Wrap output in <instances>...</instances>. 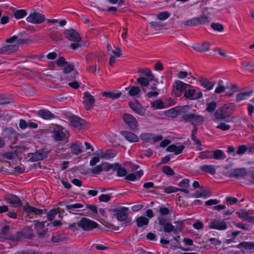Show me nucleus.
<instances>
[{"label":"nucleus","instance_id":"nucleus-57","mask_svg":"<svg viewBox=\"0 0 254 254\" xmlns=\"http://www.w3.org/2000/svg\"><path fill=\"white\" fill-rule=\"evenodd\" d=\"M2 157L7 160H12L14 158V154L13 152H6L1 154Z\"/></svg>","mask_w":254,"mask_h":254},{"label":"nucleus","instance_id":"nucleus-41","mask_svg":"<svg viewBox=\"0 0 254 254\" xmlns=\"http://www.w3.org/2000/svg\"><path fill=\"white\" fill-rule=\"evenodd\" d=\"M27 13L25 9H19L17 10L14 13V16L16 19H21L26 16Z\"/></svg>","mask_w":254,"mask_h":254},{"label":"nucleus","instance_id":"nucleus-27","mask_svg":"<svg viewBox=\"0 0 254 254\" xmlns=\"http://www.w3.org/2000/svg\"><path fill=\"white\" fill-rule=\"evenodd\" d=\"M143 175V170H140L135 173H131L127 175L125 177V179L128 181H134L136 179H139Z\"/></svg>","mask_w":254,"mask_h":254},{"label":"nucleus","instance_id":"nucleus-9","mask_svg":"<svg viewBox=\"0 0 254 254\" xmlns=\"http://www.w3.org/2000/svg\"><path fill=\"white\" fill-rule=\"evenodd\" d=\"M19 49V43L4 45L0 48V54L8 55L17 51Z\"/></svg>","mask_w":254,"mask_h":254},{"label":"nucleus","instance_id":"nucleus-54","mask_svg":"<svg viewBox=\"0 0 254 254\" xmlns=\"http://www.w3.org/2000/svg\"><path fill=\"white\" fill-rule=\"evenodd\" d=\"M191 138L194 142L196 145L197 146V150L199 151L202 150V144L200 140L197 138L196 136L193 135L192 136H191Z\"/></svg>","mask_w":254,"mask_h":254},{"label":"nucleus","instance_id":"nucleus-28","mask_svg":"<svg viewBox=\"0 0 254 254\" xmlns=\"http://www.w3.org/2000/svg\"><path fill=\"white\" fill-rule=\"evenodd\" d=\"M23 209L26 213H33L36 215H40L44 212L43 209L37 208L28 205L24 206Z\"/></svg>","mask_w":254,"mask_h":254},{"label":"nucleus","instance_id":"nucleus-64","mask_svg":"<svg viewBox=\"0 0 254 254\" xmlns=\"http://www.w3.org/2000/svg\"><path fill=\"white\" fill-rule=\"evenodd\" d=\"M127 174V171L124 168H120L118 169L117 175L119 177L126 176Z\"/></svg>","mask_w":254,"mask_h":254},{"label":"nucleus","instance_id":"nucleus-34","mask_svg":"<svg viewBox=\"0 0 254 254\" xmlns=\"http://www.w3.org/2000/svg\"><path fill=\"white\" fill-rule=\"evenodd\" d=\"M135 221L138 227H141L144 225H147L149 223L148 219L144 216L137 217Z\"/></svg>","mask_w":254,"mask_h":254},{"label":"nucleus","instance_id":"nucleus-14","mask_svg":"<svg viewBox=\"0 0 254 254\" xmlns=\"http://www.w3.org/2000/svg\"><path fill=\"white\" fill-rule=\"evenodd\" d=\"M37 116L45 120H51L57 117L54 114L47 109H40L37 113Z\"/></svg>","mask_w":254,"mask_h":254},{"label":"nucleus","instance_id":"nucleus-32","mask_svg":"<svg viewBox=\"0 0 254 254\" xmlns=\"http://www.w3.org/2000/svg\"><path fill=\"white\" fill-rule=\"evenodd\" d=\"M200 169L204 172L214 174L216 173V169L212 165H203L200 166Z\"/></svg>","mask_w":254,"mask_h":254},{"label":"nucleus","instance_id":"nucleus-4","mask_svg":"<svg viewBox=\"0 0 254 254\" xmlns=\"http://www.w3.org/2000/svg\"><path fill=\"white\" fill-rule=\"evenodd\" d=\"M46 20L45 16L35 11L30 13L26 18V20L33 24H39L43 23Z\"/></svg>","mask_w":254,"mask_h":254},{"label":"nucleus","instance_id":"nucleus-52","mask_svg":"<svg viewBox=\"0 0 254 254\" xmlns=\"http://www.w3.org/2000/svg\"><path fill=\"white\" fill-rule=\"evenodd\" d=\"M207 106L206 108V110L210 113L213 112L217 107V103L214 102H211L207 104Z\"/></svg>","mask_w":254,"mask_h":254},{"label":"nucleus","instance_id":"nucleus-63","mask_svg":"<svg viewBox=\"0 0 254 254\" xmlns=\"http://www.w3.org/2000/svg\"><path fill=\"white\" fill-rule=\"evenodd\" d=\"M100 155H97V156L93 157L90 161V165L91 166H93L95 165L97 163L100 161Z\"/></svg>","mask_w":254,"mask_h":254},{"label":"nucleus","instance_id":"nucleus-2","mask_svg":"<svg viewBox=\"0 0 254 254\" xmlns=\"http://www.w3.org/2000/svg\"><path fill=\"white\" fill-rule=\"evenodd\" d=\"M235 109V105L234 103L224 105L215 112V118L217 120H224L232 115Z\"/></svg>","mask_w":254,"mask_h":254},{"label":"nucleus","instance_id":"nucleus-33","mask_svg":"<svg viewBox=\"0 0 254 254\" xmlns=\"http://www.w3.org/2000/svg\"><path fill=\"white\" fill-rule=\"evenodd\" d=\"M46 157H47L46 153L44 152L43 151L36 152L33 154L31 159L33 161H38L39 160H43Z\"/></svg>","mask_w":254,"mask_h":254},{"label":"nucleus","instance_id":"nucleus-13","mask_svg":"<svg viewBox=\"0 0 254 254\" xmlns=\"http://www.w3.org/2000/svg\"><path fill=\"white\" fill-rule=\"evenodd\" d=\"M112 168V166L111 164L104 163L92 168L90 170V172L93 174L97 175L99 174L103 171H109Z\"/></svg>","mask_w":254,"mask_h":254},{"label":"nucleus","instance_id":"nucleus-55","mask_svg":"<svg viewBox=\"0 0 254 254\" xmlns=\"http://www.w3.org/2000/svg\"><path fill=\"white\" fill-rule=\"evenodd\" d=\"M183 24L186 26H196L197 25L195 17L190 19L183 22Z\"/></svg>","mask_w":254,"mask_h":254},{"label":"nucleus","instance_id":"nucleus-7","mask_svg":"<svg viewBox=\"0 0 254 254\" xmlns=\"http://www.w3.org/2000/svg\"><path fill=\"white\" fill-rule=\"evenodd\" d=\"M184 97L190 100H195L201 98L202 93L201 91L196 92L194 89L188 87L185 92Z\"/></svg>","mask_w":254,"mask_h":254},{"label":"nucleus","instance_id":"nucleus-47","mask_svg":"<svg viewBox=\"0 0 254 254\" xmlns=\"http://www.w3.org/2000/svg\"><path fill=\"white\" fill-rule=\"evenodd\" d=\"M121 95V93H114L113 92H104L103 96L110 98L112 99H116L119 98Z\"/></svg>","mask_w":254,"mask_h":254},{"label":"nucleus","instance_id":"nucleus-48","mask_svg":"<svg viewBox=\"0 0 254 254\" xmlns=\"http://www.w3.org/2000/svg\"><path fill=\"white\" fill-rule=\"evenodd\" d=\"M139 73L146 76V78H149L150 80H154V75L151 71L149 69H146L144 71H140Z\"/></svg>","mask_w":254,"mask_h":254},{"label":"nucleus","instance_id":"nucleus-20","mask_svg":"<svg viewBox=\"0 0 254 254\" xmlns=\"http://www.w3.org/2000/svg\"><path fill=\"white\" fill-rule=\"evenodd\" d=\"M191 47L194 50L197 52H205L209 50L210 44L208 42H204L200 44L193 45Z\"/></svg>","mask_w":254,"mask_h":254},{"label":"nucleus","instance_id":"nucleus-19","mask_svg":"<svg viewBox=\"0 0 254 254\" xmlns=\"http://www.w3.org/2000/svg\"><path fill=\"white\" fill-rule=\"evenodd\" d=\"M70 124L74 127L81 128L83 126L84 121L77 116H72L69 118Z\"/></svg>","mask_w":254,"mask_h":254},{"label":"nucleus","instance_id":"nucleus-50","mask_svg":"<svg viewBox=\"0 0 254 254\" xmlns=\"http://www.w3.org/2000/svg\"><path fill=\"white\" fill-rule=\"evenodd\" d=\"M162 172L168 176H171L175 174L173 170L169 166H164L162 169Z\"/></svg>","mask_w":254,"mask_h":254},{"label":"nucleus","instance_id":"nucleus-62","mask_svg":"<svg viewBox=\"0 0 254 254\" xmlns=\"http://www.w3.org/2000/svg\"><path fill=\"white\" fill-rule=\"evenodd\" d=\"M111 199L110 194H102L99 197V200L100 202H108Z\"/></svg>","mask_w":254,"mask_h":254},{"label":"nucleus","instance_id":"nucleus-11","mask_svg":"<svg viewBox=\"0 0 254 254\" xmlns=\"http://www.w3.org/2000/svg\"><path fill=\"white\" fill-rule=\"evenodd\" d=\"M83 100V104L87 110L91 109L95 103L94 97L88 92L84 93Z\"/></svg>","mask_w":254,"mask_h":254},{"label":"nucleus","instance_id":"nucleus-56","mask_svg":"<svg viewBox=\"0 0 254 254\" xmlns=\"http://www.w3.org/2000/svg\"><path fill=\"white\" fill-rule=\"evenodd\" d=\"M211 26L215 31L221 32L224 29L223 26L222 24L217 23H212Z\"/></svg>","mask_w":254,"mask_h":254},{"label":"nucleus","instance_id":"nucleus-59","mask_svg":"<svg viewBox=\"0 0 254 254\" xmlns=\"http://www.w3.org/2000/svg\"><path fill=\"white\" fill-rule=\"evenodd\" d=\"M248 150V147L246 145H241L238 147L237 151V154L238 155H242L245 153Z\"/></svg>","mask_w":254,"mask_h":254},{"label":"nucleus","instance_id":"nucleus-58","mask_svg":"<svg viewBox=\"0 0 254 254\" xmlns=\"http://www.w3.org/2000/svg\"><path fill=\"white\" fill-rule=\"evenodd\" d=\"M230 127L231 126L229 125L226 124L225 123H221L216 127L217 128L221 129L222 130H228L230 128Z\"/></svg>","mask_w":254,"mask_h":254},{"label":"nucleus","instance_id":"nucleus-5","mask_svg":"<svg viewBox=\"0 0 254 254\" xmlns=\"http://www.w3.org/2000/svg\"><path fill=\"white\" fill-rule=\"evenodd\" d=\"M173 86V92L177 97H180L183 93H185L187 88L191 87L190 84L185 83L180 80L176 81Z\"/></svg>","mask_w":254,"mask_h":254},{"label":"nucleus","instance_id":"nucleus-16","mask_svg":"<svg viewBox=\"0 0 254 254\" xmlns=\"http://www.w3.org/2000/svg\"><path fill=\"white\" fill-rule=\"evenodd\" d=\"M5 200L8 204H10L14 207H18L22 205L20 199L15 195H9L7 196Z\"/></svg>","mask_w":254,"mask_h":254},{"label":"nucleus","instance_id":"nucleus-6","mask_svg":"<svg viewBox=\"0 0 254 254\" xmlns=\"http://www.w3.org/2000/svg\"><path fill=\"white\" fill-rule=\"evenodd\" d=\"M79 227L82 228L84 230L90 231L98 226V224L88 218H83L79 222Z\"/></svg>","mask_w":254,"mask_h":254},{"label":"nucleus","instance_id":"nucleus-35","mask_svg":"<svg viewBox=\"0 0 254 254\" xmlns=\"http://www.w3.org/2000/svg\"><path fill=\"white\" fill-rule=\"evenodd\" d=\"M197 25L204 24L210 22V19L208 15H202L200 17H195Z\"/></svg>","mask_w":254,"mask_h":254},{"label":"nucleus","instance_id":"nucleus-44","mask_svg":"<svg viewBox=\"0 0 254 254\" xmlns=\"http://www.w3.org/2000/svg\"><path fill=\"white\" fill-rule=\"evenodd\" d=\"M9 227L8 226H4L1 228L0 230V234L3 237L8 239V237L11 235V234H9Z\"/></svg>","mask_w":254,"mask_h":254},{"label":"nucleus","instance_id":"nucleus-25","mask_svg":"<svg viewBox=\"0 0 254 254\" xmlns=\"http://www.w3.org/2000/svg\"><path fill=\"white\" fill-rule=\"evenodd\" d=\"M200 84L206 90H210L213 89L215 83L209 81L207 78H201L198 80Z\"/></svg>","mask_w":254,"mask_h":254},{"label":"nucleus","instance_id":"nucleus-26","mask_svg":"<svg viewBox=\"0 0 254 254\" xmlns=\"http://www.w3.org/2000/svg\"><path fill=\"white\" fill-rule=\"evenodd\" d=\"M238 216L240 219L249 222L254 221V216H250L249 212L245 209L240 210L238 212Z\"/></svg>","mask_w":254,"mask_h":254},{"label":"nucleus","instance_id":"nucleus-42","mask_svg":"<svg viewBox=\"0 0 254 254\" xmlns=\"http://www.w3.org/2000/svg\"><path fill=\"white\" fill-rule=\"evenodd\" d=\"M151 107L161 109L164 107V104L161 100H156L151 103Z\"/></svg>","mask_w":254,"mask_h":254},{"label":"nucleus","instance_id":"nucleus-37","mask_svg":"<svg viewBox=\"0 0 254 254\" xmlns=\"http://www.w3.org/2000/svg\"><path fill=\"white\" fill-rule=\"evenodd\" d=\"M83 207V205L79 203L66 205L65 206V209L69 212L75 211L77 209L81 208Z\"/></svg>","mask_w":254,"mask_h":254},{"label":"nucleus","instance_id":"nucleus-51","mask_svg":"<svg viewBox=\"0 0 254 254\" xmlns=\"http://www.w3.org/2000/svg\"><path fill=\"white\" fill-rule=\"evenodd\" d=\"M242 67L245 69L252 70L254 69V64L243 62L241 64Z\"/></svg>","mask_w":254,"mask_h":254},{"label":"nucleus","instance_id":"nucleus-8","mask_svg":"<svg viewBox=\"0 0 254 254\" xmlns=\"http://www.w3.org/2000/svg\"><path fill=\"white\" fill-rule=\"evenodd\" d=\"M65 37L70 41L79 43L81 41L79 34L73 29H68L64 32Z\"/></svg>","mask_w":254,"mask_h":254},{"label":"nucleus","instance_id":"nucleus-40","mask_svg":"<svg viewBox=\"0 0 254 254\" xmlns=\"http://www.w3.org/2000/svg\"><path fill=\"white\" fill-rule=\"evenodd\" d=\"M199 157L201 159H211L213 158V152L211 151H204L199 153Z\"/></svg>","mask_w":254,"mask_h":254},{"label":"nucleus","instance_id":"nucleus-17","mask_svg":"<svg viewBox=\"0 0 254 254\" xmlns=\"http://www.w3.org/2000/svg\"><path fill=\"white\" fill-rule=\"evenodd\" d=\"M210 229H217L218 230H224L227 228L226 223L223 221L215 220L213 221L209 225Z\"/></svg>","mask_w":254,"mask_h":254},{"label":"nucleus","instance_id":"nucleus-1","mask_svg":"<svg viewBox=\"0 0 254 254\" xmlns=\"http://www.w3.org/2000/svg\"><path fill=\"white\" fill-rule=\"evenodd\" d=\"M181 117L185 122L191 123L192 126L201 125L204 122V117L202 115L183 110L181 111Z\"/></svg>","mask_w":254,"mask_h":254},{"label":"nucleus","instance_id":"nucleus-22","mask_svg":"<svg viewBox=\"0 0 254 254\" xmlns=\"http://www.w3.org/2000/svg\"><path fill=\"white\" fill-rule=\"evenodd\" d=\"M121 134L129 142H136L139 140L137 136L131 132L121 131Z\"/></svg>","mask_w":254,"mask_h":254},{"label":"nucleus","instance_id":"nucleus-23","mask_svg":"<svg viewBox=\"0 0 254 254\" xmlns=\"http://www.w3.org/2000/svg\"><path fill=\"white\" fill-rule=\"evenodd\" d=\"M117 154V152L113 150H107L106 151H100L98 152L97 155H100L101 159H110L114 157Z\"/></svg>","mask_w":254,"mask_h":254},{"label":"nucleus","instance_id":"nucleus-39","mask_svg":"<svg viewBox=\"0 0 254 254\" xmlns=\"http://www.w3.org/2000/svg\"><path fill=\"white\" fill-rule=\"evenodd\" d=\"M152 80H150L149 78L141 76L137 78V82L141 86H148L149 82Z\"/></svg>","mask_w":254,"mask_h":254},{"label":"nucleus","instance_id":"nucleus-3","mask_svg":"<svg viewBox=\"0 0 254 254\" xmlns=\"http://www.w3.org/2000/svg\"><path fill=\"white\" fill-rule=\"evenodd\" d=\"M158 221L160 225L163 226V230L166 233L172 232L177 236H173V240L178 242V238L180 237L178 231L175 229V226L171 223L167 222L166 220L162 217H158Z\"/></svg>","mask_w":254,"mask_h":254},{"label":"nucleus","instance_id":"nucleus-46","mask_svg":"<svg viewBox=\"0 0 254 254\" xmlns=\"http://www.w3.org/2000/svg\"><path fill=\"white\" fill-rule=\"evenodd\" d=\"M59 213L58 209L50 210L47 213V219L49 221H52L54 219L55 216Z\"/></svg>","mask_w":254,"mask_h":254},{"label":"nucleus","instance_id":"nucleus-38","mask_svg":"<svg viewBox=\"0 0 254 254\" xmlns=\"http://www.w3.org/2000/svg\"><path fill=\"white\" fill-rule=\"evenodd\" d=\"M213 157L216 160L224 159L226 156L221 150H216L213 152Z\"/></svg>","mask_w":254,"mask_h":254},{"label":"nucleus","instance_id":"nucleus-53","mask_svg":"<svg viewBox=\"0 0 254 254\" xmlns=\"http://www.w3.org/2000/svg\"><path fill=\"white\" fill-rule=\"evenodd\" d=\"M22 237V234L20 232H17L14 234H11L8 237V239H10L13 241H19Z\"/></svg>","mask_w":254,"mask_h":254},{"label":"nucleus","instance_id":"nucleus-43","mask_svg":"<svg viewBox=\"0 0 254 254\" xmlns=\"http://www.w3.org/2000/svg\"><path fill=\"white\" fill-rule=\"evenodd\" d=\"M152 133H144L140 134V138L141 140L144 141L150 142L151 141H152Z\"/></svg>","mask_w":254,"mask_h":254},{"label":"nucleus","instance_id":"nucleus-36","mask_svg":"<svg viewBox=\"0 0 254 254\" xmlns=\"http://www.w3.org/2000/svg\"><path fill=\"white\" fill-rule=\"evenodd\" d=\"M252 93V91L239 93L237 95L236 100L237 102L245 100L251 95Z\"/></svg>","mask_w":254,"mask_h":254},{"label":"nucleus","instance_id":"nucleus-24","mask_svg":"<svg viewBox=\"0 0 254 254\" xmlns=\"http://www.w3.org/2000/svg\"><path fill=\"white\" fill-rule=\"evenodd\" d=\"M185 146L183 145L177 146L175 144H171L167 147L166 150L169 152H174L175 154L178 155L181 154Z\"/></svg>","mask_w":254,"mask_h":254},{"label":"nucleus","instance_id":"nucleus-49","mask_svg":"<svg viewBox=\"0 0 254 254\" xmlns=\"http://www.w3.org/2000/svg\"><path fill=\"white\" fill-rule=\"evenodd\" d=\"M170 15V13L168 11H165L159 13L157 14V18L160 20H165L168 18Z\"/></svg>","mask_w":254,"mask_h":254},{"label":"nucleus","instance_id":"nucleus-21","mask_svg":"<svg viewBox=\"0 0 254 254\" xmlns=\"http://www.w3.org/2000/svg\"><path fill=\"white\" fill-rule=\"evenodd\" d=\"M247 175V171L245 169H236L232 170L229 175L230 178H241Z\"/></svg>","mask_w":254,"mask_h":254},{"label":"nucleus","instance_id":"nucleus-15","mask_svg":"<svg viewBox=\"0 0 254 254\" xmlns=\"http://www.w3.org/2000/svg\"><path fill=\"white\" fill-rule=\"evenodd\" d=\"M129 107L135 113L143 116L145 113V109L138 102L129 103Z\"/></svg>","mask_w":254,"mask_h":254},{"label":"nucleus","instance_id":"nucleus-60","mask_svg":"<svg viewBox=\"0 0 254 254\" xmlns=\"http://www.w3.org/2000/svg\"><path fill=\"white\" fill-rule=\"evenodd\" d=\"M178 191V188L173 187V186H169L166 187L164 189V192L167 193H171L172 192H176Z\"/></svg>","mask_w":254,"mask_h":254},{"label":"nucleus","instance_id":"nucleus-12","mask_svg":"<svg viewBox=\"0 0 254 254\" xmlns=\"http://www.w3.org/2000/svg\"><path fill=\"white\" fill-rule=\"evenodd\" d=\"M128 208L126 207H122L117 209H114L113 211L117 213L115 214L118 220L123 221L128 217L127 211Z\"/></svg>","mask_w":254,"mask_h":254},{"label":"nucleus","instance_id":"nucleus-61","mask_svg":"<svg viewBox=\"0 0 254 254\" xmlns=\"http://www.w3.org/2000/svg\"><path fill=\"white\" fill-rule=\"evenodd\" d=\"M74 69V66L72 64H67L63 69V72L65 74H67L71 72Z\"/></svg>","mask_w":254,"mask_h":254},{"label":"nucleus","instance_id":"nucleus-29","mask_svg":"<svg viewBox=\"0 0 254 254\" xmlns=\"http://www.w3.org/2000/svg\"><path fill=\"white\" fill-rule=\"evenodd\" d=\"M70 149L73 154L78 155L82 152L83 146L81 143L76 142L72 144Z\"/></svg>","mask_w":254,"mask_h":254},{"label":"nucleus","instance_id":"nucleus-30","mask_svg":"<svg viewBox=\"0 0 254 254\" xmlns=\"http://www.w3.org/2000/svg\"><path fill=\"white\" fill-rule=\"evenodd\" d=\"M126 90H128V94L131 97L138 96L141 91L140 88L136 86L127 87Z\"/></svg>","mask_w":254,"mask_h":254},{"label":"nucleus","instance_id":"nucleus-18","mask_svg":"<svg viewBox=\"0 0 254 254\" xmlns=\"http://www.w3.org/2000/svg\"><path fill=\"white\" fill-rule=\"evenodd\" d=\"M66 130L64 128L59 127L53 132L52 137L55 141H61L64 139L65 136Z\"/></svg>","mask_w":254,"mask_h":254},{"label":"nucleus","instance_id":"nucleus-31","mask_svg":"<svg viewBox=\"0 0 254 254\" xmlns=\"http://www.w3.org/2000/svg\"><path fill=\"white\" fill-rule=\"evenodd\" d=\"M236 248L241 249L242 248L245 250L254 249V242H243L235 246Z\"/></svg>","mask_w":254,"mask_h":254},{"label":"nucleus","instance_id":"nucleus-45","mask_svg":"<svg viewBox=\"0 0 254 254\" xmlns=\"http://www.w3.org/2000/svg\"><path fill=\"white\" fill-rule=\"evenodd\" d=\"M158 212L159 213L158 217H163V216L167 215L170 214V211L169 209L167 207L163 206L159 207Z\"/></svg>","mask_w":254,"mask_h":254},{"label":"nucleus","instance_id":"nucleus-10","mask_svg":"<svg viewBox=\"0 0 254 254\" xmlns=\"http://www.w3.org/2000/svg\"><path fill=\"white\" fill-rule=\"evenodd\" d=\"M123 119L126 124L131 129H135L137 127V122L136 119L129 114H125Z\"/></svg>","mask_w":254,"mask_h":254}]
</instances>
